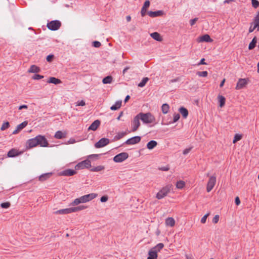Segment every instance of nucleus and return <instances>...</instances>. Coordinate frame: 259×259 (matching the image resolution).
<instances>
[{
    "instance_id": "f257e3e1",
    "label": "nucleus",
    "mask_w": 259,
    "mask_h": 259,
    "mask_svg": "<svg viewBox=\"0 0 259 259\" xmlns=\"http://www.w3.org/2000/svg\"><path fill=\"white\" fill-rule=\"evenodd\" d=\"M140 119L145 123H151L155 121V118L152 114L150 113H142L138 114Z\"/></svg>"
},
{
    "instance_id": "f03ea898",
    "label": "nucleus",
    "mask_w": 259,
    "mask_h": 259,
    "mask_svg": "<svg viewBox=\"0 0 259 259\" xmlns=\"http://www.w3.org/2000/svg\"><path fill=\"white\" fill-rule=\"evenodd\" d=\"M171 185H167L163 187L156 194V198L157 199H161L165 197L172 189Z\"/></svg>"
},
{
    "instance_id": "7ed1b4c3",
    "label": "nucleus",
    "mask_w": 259,
    "mask_h": 259,
    "mask_svg": "<svg viewBox=\"0 0 259 259\" xmlns=\"http://www.w3.org/2000/svg\"><path fill=\"white\" fill-rule=\"evenodd\" d=\"M61 26V23L59 20H53L48 23L47 27L49 29L55 31L60 28Z\"/></svg>"
},
{
    "instance_id": "20e7f679",
    "label": "nucleus",
    "mask_w": 259,
    "mask_h": 259,
    "mask_svg": "<svg viewBox=\"0 0 259 259\" xmlns=\"http://www.w3.org/2000/svg\"><path fill=\"white\" fill-rule=\"evenodd\" d=\"M91 167V162L89 159H86L79 162L75 166V168L77 169H83L84 168H90Z\"/></svg>"
},
{
    "instance_id": "39448f33",
    "label": "nucleus",
    "mask_w": 259,
    "mask_h": 259,
    "mask_svg": "<svg viewBox=\"0 0 259 259\" xmlns=\"http://www.w3.org/2000/svg\"><path fill=\"white\" fill-rule=\"evenodd\" d=\"M128 157V154L126 152H122L117 154L113 157V160L115 162H121Z\"/></svg>"
},
{
    "instance_id": "423d86ee",
    "label": "nucleus",
    "mask_w": 259,
    "mask_h": 259,
    "mask_svg": "<svg viewBox=\"0 0 259 259\" xmlns=\"http://www.w3.org/2000/svg\"><path fill=\"white\" fill-rule=\"evenodd\" d=\"M98 196L96 193H90L80 197L82 203H86L95 198Z\"/></svg>"
},
{
    "instance_id": "0eeeda50",
    "label": "nucleus",
    "mask_w": 259,
    "mask_h": 259,
    "mask_svg": "<svg viewBox=\"0 0 259 259\" xmlns=\"http://www.w3.org/2000/svg\"><path fill=\"white\" fill-rule=\"evenodd\" d=\"M140 119L138 114L134 118L132 121V132H136L140 126Z\"/></svg>"
},
{
    "instance_id": "6e6552de",
    "label": "nucleus",
    "mask_w": 259,
    "mask_h": 259,
    "mask_svg": "<svg viewBox=\"0 0 259 259\" xmlns=\"http://www.w3.org/2000/svg\"><path fill=\"white\" fill-rule=\"evenodd\" d=\"M216 183L215 176H211L207 182L206 190L208 192H210L214 187Z\"/></svg>"
},
{
    "instance_id": "1a4fd4ad",
    "label": "nucleus",
    "mask_w": 259,
    "mask_h": 259,
    "mask_svg": "<svg viewBox=\"0 0 259 259\" xmlns=\"http://www.w3.org/2000/svg\"><path fill=\"white\" fill-rule=\"evenodd\" d=\"M109 143L110 140L109 139L103 138L95 144V147L97 148H100L106 146Z\"/></svg>"
},
{
    "instance_id": "9d476101",
    "label": "nucleus",
    "mask_w": 259,
    "mask_h": 259,
    "mask_svg": "<svg viewBox=\"0 0 259 259\" xmlns=\"http://www.w3.org/2000/svg\"><path fill=\"white\" fill-rule=\"evenodd\" d=\"M38 145L41 147H48L49 145L48 142L45 136L41 135L37 136Z\"/></svg>"
},
{
    "instance_id": "9b49d317",
    "label": "nucleus",
    "mask_w": 259,
    "mask_h": 259,
    "mask_svg": "<svg viewBox=\"0 0 259 259\" xmlns=\"http://www.w3.org/2000/svg\"><path fill=\"white\" fill-rule=\"evenodd\" d=\"M141 137L140 136H135L127 140L124 144L126 145H134L139 143L141 141Z\"/></svg>"
},
{
    "instance_id": "f8f14e48",
    "label": "nucleus",
    "mask_w": 259,
    "mask_h": 259,
    "mask_svg": "<svg viewBox=\"0 0 259 259\" xmlns=\"http://www.w3.org/2000/svg\"><path fill=\"white\" fill-rule=\"evenodd\" d=\"M248 81V78H240L239 79L236 87V90H239L244 88L247 83Z\"/></svg>"
},
{
    "instance_id": "ddd939ff",
    "label": "nucleus",
    "mask_w": 259,
    "mask_h": 259,
    "mask_svg": "<svg viewBox=\"0 0 259 259\" xmlns=\"http://www.w3.org/2000/svg\"><path fill=\"white\" fill-rule=\"evenodd\" d=\"M37 136L34 138L28 140L27 142V147L31 148L38 145Z\"/></svg>"
},
{
    "instance_id": "4468645a",
    "label": "nucleus",
    "mask_w": 259,
    "mask_h": 259,
    "mask_svg": "<svg viewBox=\"0 0 259 259\" xmlns=\"http://www.w3.org/2000/svg\"><path fill=\"white\" fill-rule=\"evenodd\" d=\"M22 153V151H19L18 150L16 149L12 148L8 152L7 157H14L21 154Z\"/></svg>"
},
{
    "instance_id": "2eb2a0df",
    "label": "nucleus",
    "mask_w": 259,
    "mask_h": 259,
    "mask_svg": "<svg viewBox=\"0 0 259 259\" xmlns=\"http://www.w3.org/2000/svg\"><path fill=\"white\" fill-rule=\"evenodd\" d=\"M147 14L152 18L161 16L164 14V12L162 10L157 11H148Z\"/></svg>"
},
{
    "instance_id": "dca6fc26",
    "label": "nucleus",
    "mask_w": 259,
    "mask_h": 259,
    "mask_svg": "<svg viewBox=\"0 0 259 259\" xmlns=\"http://www.w3.org/2000/svg\"><path fill=\"white\" fill-rule=\"evenodd\" d=\"M76 171L72 169H65L60 173V175L64 176H72L76 174Z\"/></svg>"
},
{
    "instance_id": "f3484780",
    "label": "nucleus",
    "mask_w": 259,
    "mask_h": 259,
    "mask_svg": "<svg viewBox=\"0 0 259 259\" xmlns=\"http://www.w3.org/2000/svg\"><path fill=\"white\" fill-rule=\"evenodd\" d=\"M101 124V121L98 120V119H97L96 120H95L92 124L88 128V131H95L97 130V128H98V127L100 126Z\"/></svg>"
},
{
    "instance_id": "a211bd4d",
    "label": "nucleus",
    "mask_w": 259,
    "mask_h": 259,
    "mask_svg": "<svg viewBox=\"0 0 259 259\" xmlns=\"http://www.w3.org/2000/svg\"><path fill=\"white\" fill-rule=\"evenodd\" d=\"M28 124V122L27 121H24L22 122L21 124L17 125V128L13 132V134H17L22 130H23L24 127H25Z\"/></svg>"
},
{
    "instance_id": "6ab92c4d",
    "label": "nucleus",
    "mask_w": 259,
    "mask_h": 259,
    "mask_svg": "<svg viewBox=\"0 0 259 259\" xmlns=\"http://www.w3.org/2000/svg\"><path fill=\"white\" fill-rule=\"evenodd\" d=\"M147 259H157V252L152 248L149 251Z\"/></svg>"
},
{
    "instance_id": "aec40b11",
    "label": "nucleus",
    "mask_w": 259,
    "mask_h": 259,
    "mask_svg": "<svg viewBox=\"0 0 259 259\" xmlns=\"http://www.w3.org/2000/svg\"><path fill=\"white\" fill-rule=\"evenodd\" d=\"M150 36L152 38L158 41H161L162 40V38L161 36L159 33L157 32H154L151 33Z\"/></svg>"
},
{
    "instance_id": "412c9836",
    "label": "nucleus",
    "mask_w": 259,
    "mask_h": 259,
    "mask_svg": "<svg viewBox=\"0 0 259 259\" xmlns=\"http://www.w3.org/2000/svg\"><path fill=\"white\" fill-rule=\"evenodd\" d=\"M40 71V68L35 65H31L28 71L29 73H38Z\"/></svg>"
},
{
    "instance_id": "4be33fe9",
    "label": "nucleus",
    "mask_w": 259,
    "mask_h": 259,
    "mask_svg": "<svg viewBox=\"0 0 259 259\" xmlns=\"http://www.w3.org/2000/svg\"><path fill=\"white\" fill-rule=\"evenodd\" d=\"M200 41H204L207 42H210L212 41V39L210 38L208 34H204L199 37Z\"/></svg>"
},
{
    "instance_id": "5701e85b",
    "label": "nucleus",
    "mask_w": 259,
    "mask_h": 259,
    "mask_svg": "<svg viewBox=\"0 0 259 259\" xmlns=\"http://www.w3.org/2000/svg\"><path fill=\"white\" fill-rule=\"evenodd\" d=\"M47 82L50 83H53L55 84H58L62 82L61 80L55 77H50L48 80Z\"/></svg>"
},
{
    "instance_id": "b1692460",
    "label": "nucleus",
    "mask_w": 259,
    "mask_h": 259,
    "mask_svg": "<svg viewBox=\"0 0 259 259\" xmlns=\"http://www.w3.org/2000/svg\"><path fill=\"white\" fill-rule=\"evenodd\" d=\"M252 23L255 25V27H257V31H259V11L253 19Z\"/></svg>"
},
{
    "instance_id": "393cba45",
    "label": "nucleus",
    "mask_w": 259,
    "mask_h": 259,
    "mask_svg": "<svg viewBox=\"0 0 259 259\" xmlns=\"http://www.w3.org/2000/svg\"><path fill=\"white\" fill-rule=\"evenodd\" d=\"M157 142L156 141L151 140L147 144V148L149 150H152L157 145Z\"/></svg>"
},
{
    "instance_id": "a878e982",
    "label": "nucleus",
    "mask_w": 259,
    "mask_h": 259,
    "mask_svg": "<svg viewBox=\"0 0 259 259\" xmlns=\"http://www.w3.org/2000/svg\"><path fill=\"white\" fill-rule=\"evenodd\" d=\"M52 175L51 172L44 174L39 177V180L41 182L45 181L49 179Z\"/></svg>"
},
{
    "instance_id": "bb28decb",
    "label": "nucleus",
    "mask_w": 259,
    "mask_h": 259,
    "mask_svg": "<svg viewBox=\"0 0 259 259\" xmlns=\"http://www.w3.org/2000/svg\"><path fill=\"white\" fill-rule=\"evenodd\" d=\"M179 110L184 118H186L187 117L188 115V111L186 108L181 107L179 108Z\"/></svg>"
},
{
    "instance_id": "cd10ccee",
    "label": "nucleus",
    "mask_w": 259,
    "mask_h": 259,
    "mask_svg": "<svg viewBox=\"0 0 259 259\" xmlns=\"http://www.w3.org/2000/svg\"><path fill=\"white\" fill-rule=\"evenodd\" d=\"M165 224L166 226L173 227L175 225V221L174 218L169 217L165 220Z\"/></svg>"
},
{
    "instance_id": "c85d7f7f",
    "label": "nucleus",
    "mask_w": 259,
    "mask_h": 259,
    "mask_svg": "<svg viewBox=\"0 0 259 259\" xmlns=\"http://www.w3.org/2000/svg\"><path fill=\"white\" fill-rule=\"evenodd\" d=\"M71 212V207L60 209L56 211V213L57 214H68Z\"/></svg>"
},
{
    "instance_id": "c756f323",
    "label": "nucleus",
    "mask_w": 259,
    "mask_h": 259,
    "mask_svg": "<svg viewBox=\"0 0 259 259\" xmlns=\"http://www.w3.org/2000/svg\"><path fill=\"white\" fill-rule=\"evenodd\" d=\"M256 42H257V38L256 36H254L249 44L248 49L249 50H251L253 49L256 46Z\"/></svg>"
},
{
    "instance_id": "7c9ffc66",
    "label": "nucleus",
    "mask_w": 259,
    "mask_h": 259,
    "mask_svg": "<svg viewBox=\"0 0 259 259\" xmlns=\"http://www.w3.org/2000/svg\"><path fill=\"white\" fill-rule=\"evenodd\" d=\"M219 102V106L220 107H223L225 106V102H226V99L225 98L222 96V95H219L218 97Z\"/></svg>"
},
{
    "instance_id": "2f4dec72",
    "label": "nucleus",
    "mask_w": 259,
    "mask_h": 259,
    "mask_svg": "<svg viewBox=\"0 0 259 259\" xmlns=\"http://www.w3.org/2000/svg\"><path fill=\"white\" fill-rule=\"evenodd\" d=\"M121 101H118L115 102V104L110 107L111 110H116L119 109L121 106Z\"/></svg>"
},
{
    "instance_id": "473e14b6",
    "label": "nucleus",
    "mask_w": 259,
    "mask_h": 259,
    "mask_svg": "<svg viewBox=\"0 0 259 259\" xmlns=\"http://www.w3.org/2000/svg\"><path fill=\"white\" fill-rule=\"evenodd\" d=\"M127 134V133L126 132H122L120 133H118L114 137V140L117 141L118 140H120V139L122 138L124 136H125Z\"/></svg>"
},
{
    "instance_id": "72a5a7b5",
    "label": "nucleus",
    "mask_w": 259,
    "mask_h": 259,
    "mask_svg": "<svg viewBox=\"0 0 259 259\" xmlns=\"http://www.w3.org/2000/svg\"><path fill=\"white\" fill-rule=\"evenodd\" d=\"M87 208V206L80 205L76 207H71L72 212L79 211Z\"/></svg>"
},
{
    "instance_id": "f704fd0d",
    "label": "nucleus",
    "mask_w": 259,
    "mask_h": 259,
    "mask_svg": "<svg viewBox=\"0 0 259 259\" xmlns=\"http://www.w3.org/2000/svg\"><path fill=\"white\" fill-rule=\"evenodd\" d=\"M112 77L110 75H108L103 79L102 82L104 84L110 83L112 81Z\"/></svg>"
},
{
    "instance_id": "c9c22d12",
    "label": "nucleus",
    "mask_w": 259,
    "mask_h": 259,
    "mask_svg": "<svg viewBox=\"0 0 259 259\" xmlns=\"http://www.w3.org/2000/svg\"><path fill=\"white\" fill-rule=\"evenodd\" d=\"M169 109V106L166 103L163 104L161 106V110L163 114H166L167 113H168Z\"/></svg>"
},
{
    "instance_id": "e433bc0d",
    "label": "nucleus",
    "mask_w": 259,
    "mask_h": 259,
    "mask_svg": "<svg viewBox=\"0 0 259 259\" xmlns=\"http://www.w3.org/2000/svg\"><path fill=\"white\" fill-rule=\"evenodd\" d=\"M65 135L60 131L56 132L54 137L57 139H61L65 137Z\"/></svg>"
},
{
    "instance_id": "4c0bfd02",
    "label": "nucleus",
    "mask_w": 259,
    "mask_h": 259,
    "mask_svg": "<svg viewBox=\"0 0 259 259\" xmlns=\"http://www.w3.org/2000/svg\"><path fill=\"white\" fill-rule=\"evenodd\" d=\"M164 247V244L162 243H159L157 244L155 246L152 248L154 250L156 251V252H158L160 251Z\"/></svg>"
},
{
    "instance_id": "58836bf2",
    "label": "nucleus",
    "mask_w": 259,
    "mask_h": 259,
    "mask_svg": "<svg viewBox=\"0 0 259 259\" xmlns=\"http://www.w3.org/2000/svg\"><path fill=\"white\" fill-rule=\"evenodd\" d=\"M105 169V166L103 165H99L96 167H94L90 169L91 171H100Z\"/></svg>"
},
{
    "instance_id": "ea45409f",
    "label": "nucleus",
    "mask_w": 259,
    "mask_h": 259,
    "mask_svg": "<svg viewBox=\"0 0 259 259\" xmlns=\"http://www.w3.org/2000/svg\"><path fill=\"white\" fill-rule=\"evenodd\" d=\"M148 77H144L142 81L138 84V87H143L145 85L146 83L147 82V81L149 80Z\"/></svg>"
},
{
    "instance_id": "a19ab883",
    "label": "nucleus",
    "mask_w": 259,
    "mask_h": 259,
    "mask_svg": "<svg viewBox=\"0 0 259 259\" xmlns=\"http://www.w3.org/2000/svg\"><path fill=\"white\" fill-rule=\"evenodd\" d=\"M185 183L183 181H179L177 182L176 187L178 189H182L184 187Z\"/></svg>"
},
{
    "instance_id": "79ce46f5",
    "label": "nucleus",
    "mask_w": 259,
    "mask_h": 259,
    "mask_svg": "<svg viewBox=\"0 0 259 259\" xmlns=\"http://www.w3.org/2000/svg\"><path fill=\"white\" fill-rule=\"evenodd\" d=\"M242 135L235 134V136L234 137V139L233 140V143H236L237 141L240 140L242 139Z\"/></svg>"
},
{
    "instance_id": "37998d69",
    "label": "nucleus",
    "mask_w": 259,
    "mask_h": 259,
    "mask_svg": "<svg viewBox=\"0 0 259 259\" xmlns=\"http://www.w3.org/2000/svg\"><path fill=\"white\" fill-rule=\"evenodd\" d=\"M10 126V123L8 121H6L3 123L2 125L1 126V131H4L7 128H8Z\"/></svg>"
},
{
    "instance_id": "c03bdc74",
    "label": "nucleus",
    "mask_w": 259,
    "mask_h": 259,
    "mask_svg": "<svg viewBox=\"0 0 259 259\" xmlns=\"http://www.w3.org/2000/svg\"><path fill=\"white\" fill-rule=\"evenodd\" d=\"M196 74L200 77H206L208 75V72L206 71H198Z\"/></svg>"
},
{
    "instance_id": "a18cd8bd",
    "label": "nucleus",
    "mask_w": 259,
    "mask_h": 259,
    "mask_svg": "<svg viewBox=\"0 0 259 259\" xmlns=\"http://www.w3.org/2000/svg\"><path fill=\"white\" fill-rule=\"evenodd\" d=\"M81 201L80 199V197L74 199V200L70 204L71 205H77L79 203H81Z\"/></svg>"
},
{
    "instance_id": "49530a36",
    "label": "nucleus",
    "mask_w": 259,
    "mask_h": 259,
    "mask_svg": "<svg viewBox=\"0 0 259 259\" xmlns=\"http://www.w3.org/2000/svg\"><path fill=\"white\" fill-rule=\"evenodd\" d=\"M251 4L252 7L255 9L259 7V2L257 0H251Z\"/></svg>"
},
{
    "instance_id": "de8ad7c7",
    "label": "nucleus",
    "mask_w": 259,
    "mask_h": 259,
    "mask_svg": "<svg viewBox=\"0 0 259 259\" xmlns=\"http://www.w3.org/2000/svg\"><path fill=\"white\" fill-rule=\"evenodd\" d=\"M180 118V115L179 113H175L174 115L173 121L172 123H174L179 120Z\"/></svg>"
},
{
    "instance_id": "09e8293b",
    "label": "nucleus",
    "mask_w": 259,
    "mask_h": 259,
    "mask_svg": "<svg viewBox=\"0 0 259 259\" xmlns=\"http://www.w3.org/2000/svg\"><path fill=\"white\" fill-rule=\"evenodd\" d=\"M11 205V203L9 202H6L1 203V207L3 208H9Z\"/></svg>"
},
{
    "instance_id": "8fccbe9b",
    "label": "nucleus",
    "mask_w": 259,
    "mask_h": 259,
    "mask_svg": "<svg viewBox=\"0 0 259 259\" xmlns=\"http://www.w3.org/2000/svg\"><path fill=\"white\" fill-rule=\"evenodd\" d=\"M158 169L161 171H168L169 169V165H166L164 166L159 167Z\"/></svg>"
},
{
    "instance_id": "3c124183",
    "label": "nucleus",
    "mask_w": 259,
    "mask_h": 259,
    "mask_svg": "<svg viewBox=\"0 0 259 259\" xmlns=\"http://www.w3.org/2000/svg\"><path fill=\"white\" fill-rule=\"evenodd\" d=\"M256 28L257 29V27H255V25L253 24L252 22H251L250 23V26L249 28V33L252 32Z\"/></svg>"
},
{
    "instance_id": "603ef678",
    "label": "nucleus",
    "mask_w": 259,
    "mask_h": 259,
    "mask_svg": "<svg viewBox=\"0 0 259 259\" xmlns=\"http://www.w3.org/2000/svg\"><path fill=\"white\" fill-rule=\"evenodd\" d=\"M44 77V76L43 75H39V74H34L32 76V79H36V80H38V79H42Z\"/></svg>"
},
{
    "instance_id": "864d4df0",
    "label": "nucleus",
    "mask_w": 259,
    "mask_h": 259,
    "mask_svg": "<svg viewBox=\"0 0 259 259\" xmlns=\"http://www.w3.org/2000/svg\"><path fill=\"white\" fill-rule=\"evenodd\" d=\"M54 55L53 54H50V55H49L48 56H47L46 60L48 62H51L53 61V60L54 59Z\"/></svg>"
},
{
    "instance_id": "5fc2aeb1",
    "label": "nucleus",
    "mask_w": 259,
    "mask_h": 259,
    "mask_svg": "<svg viewBox=\"0 0 259 259\" xmlns=\"http://www.w3.org/2000/svg\"><path fill=\"white\" fill-rule=\"evenodd\" d=\"M101 46V42L98 41H94L93 42V46L95 48H99Z\"/></svg>"
},
{
    "instance_id": "6e6d98bb",
    "label": "nucleus",
    "mask_w": 259,
    "mask_h": 259,
    "mask_svg": "<svg viewBox=\"0 0 259 259\" xmlns=\"http://www.w3.org/2000/svg\"><path fill=\"white\" fill-rule=\"evenodd\" d=\"M209 215V213H208L206 214H205L201 219V223L202 224H204L206 222V219L208 217V216Z\"/></svg>"
},
{
    "instance_id": "4d7b16f0",
    "label": "nucleus",
    "mask_w": 259,
    "mask_h": 259,
    "mask_svg": "<svg viewBox=\"0 0 259 259\" xmlns=\"http://www.w3.org/2000/svg\"><path fill=\"white\" fill-rule=\"evenodd\" d=\"M219 218H220L219 215H218V214L215 215L212 219V222L214 224H217L219 221Z\"/></svg>"
},
{
    "instance_id": "13d9d810",
    "label": "nucleus",
    "mask_w": 259,
    "mask_h": 259,
    "mask_svg": "<svg viewBox=\"0 0 259 259\" xmlns=\"http://www.w3.org/2000/svg\"><path fill=\"white\" fill-rule=\"evenodd\" d=\"M150 3L149 2V1L148 0H146L145 2H144V4L143 6V7L144 8H146V9L149 7L150 6Z\"/></svg>"
},
{
    "instance_id": "bf43d9fd",
    "label": "nucleus",
    "mask_w": 259,
    "mask_h": 259,
    "mask_svg": "<svg viewBox=\"0 0 259 259\" xmlns=\"http://www.w3.org/2000/svg\"><path fill=\"white\" fill-rule=\"evenodd\" d=\"M108 199V197L106 195L103 196L100 198V201L102 202H106Z\"/></svg>"
},
{
    "instance_id": "052dcab7",
    "label": "nucleus",
    "mask_w": 259,
    "mask_h": 259,
    "mask_svg": "<svg viewBox=\"0 0 259 259\" xmlns=\"http://www.w3.org/2000/svg\"><path fill=\"white\" fill-rule=\"evenodd\" d=\"M100 155V154H92V155H89L88 156V158L90 159H93V158L98 159Z\"/></svg>"
},
{
    "instance_id": "680f3d73",
    "label": "nucleus",
    "mask_w": 259,
    "mask_h": 259,
    "mask_svg": "<svg viewBox=\"0 0 259 259\" xmlns=\"http://www.w3.org/2000/svg\"><path fill=\"white\" fill-rule=\"evenodd\" d=\"M146 11H147V9L146 8H144L142 7L141 11V14L142 17H144L145 16Z\"/></svg>"
},
{
    "instance_id": "e2e57ef3",
    "label": "nucleus",
    "mask_w": 259,
    "mask_h": 259,
    "mask_svg": "<svg viewBox=\"0 0 259 259\" xmlns=\"http://www.w3.org/2000/svg\"><path fill=\"white\" fill-rule=\"evenodd\" d=\"M198 20V18H195L193 19H191L190 20V24L191 26H193V25H194V24L196 23V22Z\"/></svg>"
},
{
    "instance_id": "0e129e2a",
    "label": "nucleus",
    "mask_w": 259,
    "mask_h": 259,
    "mask_svg": "<svg viewBox=\"0 0 259 259\" xmlns=\"http://www.w3.org/2000/svg\"><path fill=\"white\" fill-rule=\"evenodd\" d=\"M191 149L192 148L185 149L183 152V154L186 155L187 154H188L191 151Z\"/></svg>"
},
{
    "instance_id": "69168bd1",
    "label": "nucleus",
    "mask_w": 259,
    "mask_h": 259,
    "mask_svg": "<svg viewBox=\"0 0 259 259\" xmlns=\"http://www.w3.org/2000/svg\"><path fill=\"white\" fill-rule=\"evenodd\" d=\"M235 203L236 205H238L240 204V200L239 198L237 196L235 199Z\"/></svg>"
},
{
    "instance_id": "338daca9",
    "label": "nucleus",
    "mask_w": 259,
    "mask_h": 259,
    "mask_svg": "<svg viewBox=\"0 0 259 259\" xmlns=\"http://www.w3.org/2000/svg\"><path fill=\"white\" fill-rule=\"evenodd\" d=\"M85 105V102L83 100H81L80 102L77 103V106H83Z\"/></svg>"
},
{
    "instance_id": "774afa93",
    "label": "nucleus",
    "mask_w": 259,
    "mask_h": 259,
    "mask_svg": "<svg viewBox=\"0 0 259 259\" xmlns=\"http://www.w3.org/2000/svg\"><path fill=\"white\" fill-rule=\"evenodd\" d=\"M206 63L205 62V59L202 58L201 59L200 62L198 64V65H206Z\"/></svg>"
}]
</instances>
